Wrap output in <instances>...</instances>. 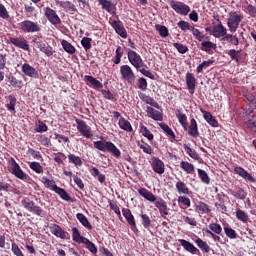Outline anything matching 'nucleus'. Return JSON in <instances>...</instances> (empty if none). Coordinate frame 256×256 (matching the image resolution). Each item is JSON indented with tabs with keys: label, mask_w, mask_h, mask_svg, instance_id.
Returning <instances> with one entry per match:
<instances>
[{
	"label": "nucleus",
	"mask_w": 256,
	"mask_h": 256,
	"mask_svg": "<svg viewBox=\"0 0 256 256\" xmlns=\"http://www.w3.org/2000/svg\"><path fill=\"white\" fill-rule=\"evenodd\" d=\"M42 183H44V186L49 189L50 191H53L56 193L63 201L70 202L71 196L69 193L62 187H59L55 180H49L47 176H43Z\"/></svg>",
	"instance_id": "1"
},
{
	"label": "nucleus",
	"mask_w": 256,
	"mask_h": 256,
	"mask_svg": "<svg viewBox=\"0 0 256 256\" xmlns=\"http://www.w3.org/2000/svg\"><path fill=\"white\" fill-rule=\"evenodd\" d=\"M21 205L29 213H32L37 217H43L44 209L41 208V206L35 204V201L31 200L29 197H24L21 201Z\"/></svg>",
	"instance_id": "2"
},
{
	"label": "nucleus",
	"mask_w": 256,
	"mask_h": 256,
	"mask_svg": "<svg viewBox=\"0 0 256 256\" xmlns=\"http://www.w3.org/2000/svg\"><path fill=\"white\" fill-rule=\"evenodd\" d=\"M94 147L103 152H110L117 158L121 156L120 150L110 141H95Z\"/></svg>",
	"instance_id": "3"
},
{
	"label": "nucleus",
	"mask_w": 256,
	"mask_h": 256,
	"mask_svg": "<svg viewBox=\"0 0 256 256\" xmlns=\"http://www.w3.org/2000/svg\"><path fill=\"white\" fill-rule=\"evenodd\" d=\"M169 5L180 16H187L191 12V7L182 1L171 0Z\"/></svg>",
	"instance_id": "4"
},
{
	"label": "nucleus",
	"mask_w": 256,
	"mask_h": 256,
	"mask_svg": "<svg viewBox=\"0 0 256 256\" xmlns=\"http://www.w3.org/2000/svg\"><path fill=\"white\" fill-rule=\"evenodd\" d=\"M121 79L128 85H134L136 76L129 65H123L120 67Z\"/></svg>",
	"instance_id": "5"
},
{
	"label": "nucleus",
	"mask_w": 256,
	"mask_h": 256,
	"mask_svg": "<svg viewBox=\"0 0 256 256\" xmlns=\"http://www.w3.org/2000/svg\"><path fill=\"white\" fill-rule=\"evenodd\" d=\"M127 56L130 64L136 69V71L140 70L143 67L147 68V65H145V63L143 62V58L141 57V55H139L135 51L129 50Z\"/></svg>",
	"instance_id": "6"
},
{
	"label": "nucleus",
	"mask_w": 256,
	"mask_h": 256,
	"mask_svg": "<svg viewBox=\"0 0 256 256\" xmlns=\"http://www.w3.org/2000/svg\"><path fill=\"white\" fill-rule=\"evenodd\" d=\"M18 25L21 31L24 33H36L41 31V25H39L35 21L24 20L20 22Z\"/></svg>",
	"instance_id": "7"
},
{
	"label": "nucleus",
	"mask_w": 256,
	"mask_h": 256,
	"mask_svg": "<svg viewBox=\"0 0 256 256\" xmlns=\"http://www.w3.org/2000/svg\"><path fill=\"white\" fill-rule=\"evenodd\" d=\"M9 163L11 164V169H9V172L12 175H14L17 179H20L22 181H26L28 179V174L22 171L21 167L13 157H11Z\"/></svg>",
	"instance_id": "8"
},
{
	"label": "nucleus",
	"mask_w": 256,
	"mask_h": 256,
	"mask_svg": "<svg viewBox=\"0 0 256 256\" xmlns=\"http://www.w3.org/2000/svg\"><path fill=\"white\" fill-rule=\"evenodd\" d=\"M242 19H243V15L237 14L236 11H231L229 13L227 25L229 27L230 32H235L237 30Z\"/></svg>",
	"instance_id": "9"
},
{
	"label": "nucleus",
	"mask_w": 256,
	"mask_h": 256,
	"mask_svg": "<svg viewBox=\"0 0 256 256\" xmlns=\"http://www.w3.org/2000/svg\"><path fill=\"white\" fill-rule=\"evenodd\" d=\"M76 129L77 131L86 138H91L93 136L91 132V127L86 124L84 120L76 119Z\"/></svg>",
	"instance_id": "10"
},
{
	"label": "nucleus",
	"mask_w": 256,
	"mask_h": 256,
	"mask_svg": "<svg viewBox=\"0 0 256 256\" xmlns=\"http://www.w3.org/2000/svg\"><path fill=\"white\" fill-rule=\"evenodd\" d=\"M44 14L49 23H51V25H61L62 20L54 9L46 7L44 10Z\"/></svg>",
	"instance_id": "11"
},
{
	"label": "nucleus",
	"mask_w": 256,
	"mask_h": 256,
	"mask_svg": "<svg viewBox=\"0 0 256 256\" xmlns=\"http://www.w3.org/2000/svg\"><path fill=\"white\" fill-rule=\"evenodd\" d=\"M50 233L60 239H70V234L63 230V228L58 224H51L49 226Z\"/></svg>",
	"instance_id": "12"
},
{
	"label": "nucleus",
	"mask_w": 256,
	"mask_h": 256,
	"mask_svg": "<svg viewBox=\"0 0 256 256\" xmlns=\"http://www.w3.org/2000/svg\"><path fill=\"white\" fill-rule=\"evenodd\" d=\"M185 84L190 95H193L197 87V78L191 72L185 74Z\"/></svg>",
	"instance_id": "13"
},
{
	"label": "nucleus",
	"mask_w": 256,
	"mask_h": 256,
	"mask_svg": "<svg viewBox=\"0 0 256 256\" xmlns=\"http://www.w3.org/2000/svg\"><path fill=\"white\" fill-rule=\"evenodd\" d=\"M122 214H123V217L126 219V222L128 223V225L130 226L131 231H134V233L135 231H139L131 210L129 208H122Z\"/></svg>",
	"instance_id": "14"
},
{
	"label": "nucleus",
	"mask_w": 256,
	"mask_h": 256,
	"mask_svg": "<svg viewBox=\"0 0 256 256\" xmlns=\"http://www.w3.org/2000/svg\"><path fill=\"white\" fill-rule=\"evenodd\" d=\"M227 193L234 197L236 200L245 201L247 199V192L239 186H235L234 188H229Z\"/></svg>",
	"instance_id": "15"
},
{
	"label": "nucleus",
	"mask_w": 256,
	"mask_h": 256,
	"mask_svg": "<svg viewBox=\"0 0 256 256\" xmlns=\"http://www.w3.org/2000/svg\"><path fill=\"white\" fill-rule=\"evenodd\" d=\"M8 42L13 44L15 47L20 48L24 51H29L30 50V47H29V44H28L27 40L22 36H20V37H10Z\"/></svg>",
	"instance_id": "16"
},
{
	"label": "nucleus",
	"mask_w": 256,
	"mask_h": 256,
	"mask_svg": "<svg viewBox=\"0 0 256 256\" xmlns=\"http://www.w3.org/2000/svg\"><path fill=\"white\" fill-rule=\"evenodd\" d=\"M153 203L155 207L159 210L160 214H163L164 216L169 215V208H168L167 202L162 197H159V198L156 197V200L153 201Z\"/></svg>",
	"instance_id": "17"
},
{
	"label": "nucleus",
	"mask_w": 256,
	"mask_h": 256,
	"mask_svg": "<svg viewBox=\"0 0 256 256\" xmlns=\"http://www.w3.org/2000/svg\"><path fill=\"white\" fill-rule=\"evenodd\" d=\"M138 194L150 203L156 202L157 196L152 191L145 187H140L138 189Z\"/></svg>",
	"instance_id": "18"
},
{
	"label": "nucleus",
	"mask_w": 256,
	"mask_h": 256,
	"mask_svg": "<svg viewBox=\"0 0 256 256\" xmlns=\"http://www.w3.org/2000/svg\"><path fill=\"white\" fill-rule=\"evenodd\" d=\"M234 173L239 175L241 178H243L248 183H256V178H254V176H251V174H249V172H247L242 167H235Z\"/></svg>",
	"instance_id": "19"
},
{
	"label": "nucleus",
	"mask_w": 256,
	"mask_h": 256,
	"mask_svg": "<svg viewBox=\"0 0 256 256\" xmlns=\"http://www.w3.org/2000/svg\"><path fill=\"white\" fill-rule=\"evenodd\" d=\"M146 113H147L148 117L154 121L162 122L164 120L163 113L154 109L151 106L146 107Z\"/></svg>",
	"instance_id": "20"
},
{
	"label": "nucleus",
	"mask_w": 256,
	"mask_h": 256,
	"mask_svg": "<svg viewBox=\"0 0 256 256\" xmlns=\"http://www.w3.org/2000/svg\"><path fill=\"white\" fill-rule=\"evenodd\" d=\"M22 73L30 78L37 79L39 78V72L36 68L33 66H30L29 64L25 63L22 65Z\"/></svg>",
	"instance_id": "21"
},
{
	"label": "nucleus",
	"mask_w": 256,
	"mask_h": 256,
	"mask_svg": "<svg viewBox=\"0 0 256 256\" xmlns=\"http://www.w3.org/2000/svg\"><path fill=\"white\" fill-rule=\"evenodd\" d=\"M152 169L155 173L162 175L165 173V164L159 158H152Z\"/></svg>",
	"instance_id": "22"
},
{
	"label": "nucleus",
	"mask_w": 256,
	"mask_h": 256,
	"mask_svg": "<svg viewBox=\"0 0 256 256\" xmlns=\"http://www.w3.org/2000/svg\"><path fill=\"white\" fill-rule=\"evenodd\" d=\"M194 210H196V213L200 215H209L211 213L210 206L203 201H198L194 207Z\"/></svg>",
	"instance_id": "23"
},
{
	"label": "nucleus",
	"mask_w": 256,
	"mask_h": 256,
	"mask_svg": "<svg viewBox=\"0 0 256 256\" xmlns=\"http://www.w3.org/2000/svg\"><path fill=\"white\" fill-rule=\"evenodd\" d=\"M175 189L179 195L190 194V188L188 187L186 182H183V180H177V182L175 183Z\"/></svg>",
	"instance_id": "24"
},
{
	"label": "nucleus",
	"mask_w": 256,
	"mask_h": 256,
	"mask_svg": "<svg viewBox=\"0 0 256 256\" xmlns=\"http://www.w3.org/2000/svg\"><path fill=\"white\" fill-rule=\"evenodd\" d=\"M111 26L115 29L116 33L120 35L122 38L126 39L127 38V32L123 26L122 21L120 20H114L111 23Z\"/></svg>",
	"instance_id": "25"
},
{
	"label": "nucleus",
	"mask_w": 256,
	"mask_h": 256,
	"mask_svg": "<svg viewBox=\"0 0 256 256\" xmlns=\"http://www.w3.org/2000/svg\"><path fill=\"white\" fill-rule=\"evenodd\" d=\"M139 97L147 105H150L151 107L157 110L161 108L160 104L153 97L146 95L144 93L139 94Z\"/></svg>",
	"instance_id": "26"
},
{
	"label": "nucleus",
	"mask_w": 256,
	"mask_h": 256,
	"mask_svg": "<svg viewBox=\"0 0 256 256\" xmlns=\"http://www.w3.org/2000/svg\"><path fill=\"white\" fill-rule=\"evenodd\" d=\"M188 135L197 138L199 137V128L195 118L190 119V126L186 129Z\"/></svg>",
	"instance_id": "27"
},
{
	"label": "nucleus",
	"mask_w": 256,
	"mask_h": 256,
	"mask_svg": "<svg viewBox=\"0 0 256 256\" xmlns=\"http://www.w3.org/2000/svg\"><path fill=\"white\" fill-rule=\"evenodd\" d=\"M176 118L178 119V122L180 123L182 129L184 131H187L188 129V119L185 113L182 112V109L176 110Z\"/></svg>",
	"instance_id": "28"
},
{
	"label": "nucleus",
	"mask_w": 256,
	"mask_h": 256,
	"mask_svg": "<svg viewBox=\"0 0 256 256\" xmlns=\"http://www.w3.org/2000/svg\"><path fill=\"white\" fill-rule=\"evenodd\" d=\"M178 242L187 252H190L192 254H197V252H199V249L197 247H195L191 242L185 239H179Z\"/></svg>",
	"instance_id": "29"
},
{
	"label": "nucleus",
	"mask_w": 256,
	"mask_h": 256,
	"mask_svg": "<svg viewBox=\"0 0 256 256\" xmlns=\"http://www.w3.org/2000/svg\"><path fill=\"white\" fill-rule=\"evenodd\" d=\"M227 54L230 56L231 60H233L237 64L242 63V61L244 60L241 50L231 49L228 51Z\"/></svg>",
	"instance_id": "30"
},
{
	"label": "nucleus",
	"mask_w": 256,
	"mask_h": 256,
	"mask_svg": "<svg viewBox=\"0 0 256 256\" xmlns=\"http://www.w3.org/2000/svg\"><path fill=\"white\" fill-rule=\"evenodd\" d=\"M226 197V194L225 193H217L216 195V199L219 201V202H215V207L217 209H221L223 211V213H226L227 212V207L225 205V200L224 198Z\"/></svg>",
	"instance_id": "31"
},
{
	"label": "nucleus",
	"mask_w": 256,
	"mask_h": 256,
	"mask_svg": "<svg viewBox=\"0 0 256 256\" xmlns=\"http://www.w3.org/2000/svg\"><path fill=\"white\" fill-rule=\"evenodd\" d=\"M76 219L83 227H86V229H88V231H92L93 226L91 225L88 218L83 213H77Z\"/></svg>",
	"instance_id": "32"
},
{
	"label": "nucleus",
	"mask_w": 256,
	"mask_h": 256,
	"mask_svg": "<svg viewBox=\"0 0 256 256\" xmlns=\"http://www.w3.org/2000/svg\"><path fill=\"white\" fill-rule=\"evenodd\" d=\"M212 35L216 38H219L222 36L225 37L227 35V30L220 22L218 25L214 26V28L212 30Z\"/></svg>",
	"instance_id": "33"
},
{
	"label": "nucleus",
	"mask_w": 256,
	"mask_h": 256,
	"mask_svg": "<svg viewBox=\"0 0 256 256\" xmlns=\"http://www.w3.org/2000/svg\"><path fill=\"white\" fill-rule=\"evenodd\" d=\"M60 7L64 9L66 12L77 13L78 9L75 4L71 1H60Z\"/></svg>",
	"instance_id": "34"
},
{
	"label": "nucleus",
	"mask_w": 256,
	"mask_h": 256,
	"mask_svg": "<svg viewBox=\"0 0 256 256\" xmlns=\"http://www.w3.org/2000/svg\"><path fill=\"white\" fill-rule=\"evenodd\" d=\"M159 127L160 129H162V131H164L166 133L167 136H170V141L174 142V140L176 139V134L175 132L169 127L168 124L161 122L159 123Z\"/></svg>",
	"instance_id": "35"
},
{
	"label": "nucleus",
	"mask_w": 256,
	"mask_h": 256,
	"mask_svg": "<svg viewBox=\"0 0 256 256\" xmlns=\"http://www.w3.org/2000/svg\"><path fill=\"white\" fill-rule=\"evenodd\" d=\"M84 80L91 84L92 88L94 89L103 88V84L97 78H93V76H84Z\"/></svg>",
	"instance_id": "36"
},
{
	"label": "nucleus",
	"mask_w": 256,
	"mask_h": 256,
	"mask_svg": "<svg viewBox=\"0 0 256 256\" xmlns=\"http://www.w3.org/2000/svg\"><path fill=\"white\" fill-rule=\"evenodd\" d=\"M180 168L183 170L186 174H193L195 172V166L189 162L181 161L180 162Z\"/></svg>",
	"instance_id": "37"
},
{
	"label": "nucleus",
	"mask_w": 256,
	"mask_h": 256,
	"mask_svg": "<svg viewBox=\"0 0 256 256\" xmlns=\"http://www.w3.org/2000/svg\"><path fill=\"white\" fill-rule=\"evenodd\" d=\"M202 113L204 114V119L207 123H209V125H211V127H218V121L212 116L210 112L202 110Z\"/></svg>",
	"instance_id": "38"
},
{
	"label": "nucleus",
	"mask_w": 256,
	"mask_h": 256,
	"mask_svg": "<svg viewBox=\"0 0 256 256\" xmlns=\"http://www.w3.org/2000/svg\"><path fill=\"white\" fill-rule=\"evenodd\" d=\"M236 218L238 221L242 222L243 224H247L249 221V214H247V212H245L242 209H237Z\"/></svg>",
	"instance_id": "39"
},
{
	"label": "nucleus",
	"mask_w": 256,
	"mask_h": 256,
	"mask_svg": "<svg viewBox=\"0 0 256 256\" xmlns=\"http://www.w3.org/2000/svg\"><path fill=\"white\" fill-rule=\"evenodd\" d=\"M118 125L120 129H122L123 131H127V132L133 131L131 123L128 120H126L124 117L120 118Z\"/></svg>",
	"instance_id": "40"
},
{
	"label": "nucleus",
	"mask_w": 256,
	"mask_h": 256,
	"mask_svg": "<svg viewBox=\"0 0 256 256\" xmlns=\"http://www.w3.org/2000/svg\"><path fill=\"white\" fill-rule=\"evenodd\" d=\"M84 239H87L86 237H83L81 233L79 232L78 228L73 227L72 228V240L76 243H83Z\"/></svg>",
	"instance_id": "41"
},
{
	"label": "nucleus",
	"mask_w": 256,
	"mask_h": 256,
	"mask_svg": "<svg viewBox=\"0 0 256 256\" xmlns=\"http://www.w3.org/2000/svg\"><path fill=\"white\" fill-rule=\"evenodd\" d=\"M244 125H245L246 129H248V131L256 133V118H255V116H250Z\"/></svg>",
	"instance_id": "42"
},
{
	"label": "nucleus",
	"mask_w": 256,
	"mask_h": 256,
	"mask_svg": "<svg viewBox=\"0 0 256 256\" xmlns=\"http://www.w3.org/2000/svg\"><path fill=\"white\" fill-rule=\"evenodd\" d=\"M194 242H196V245H198V248H200L203 253L210 252L211 250L210 246L207 244V242L203 241L201 238H198Z\"/></svg>",
	"instance_id": "43"
},
{
	"label": "nucleus",
	"mask_w": 256,
	"mask_h": 256,
	"mask_svg": "<svg viewBox=\"0 0 256 256\" xmlns=\"http://www.w3.org/2000/svg\"><path fill=\"white\" fill-rule=\"evenodd\" d=\"M142 226L144 229H150L152 227V220L149 215L147 214H140Z\"/></svg>",
	"instance_id": "44"
},
{
	"label": "nucleus",
	"mask_w": 256,
	"mask_h": 256,
	"mask_svg": "<svg viewBox=\"0 0 256 256\" xmlns=\"http://www.w3.org/2000/svg\"><path fill=\"white\" fill-rule=\"evenodd\" d=\"M61 45H62L64 51L69 54H74L76 52V48L66 40H62Z\"/></svg>",
	"instance_id": "45"
},
{
	"label": "nucleus",
	"mask_w": 256,
	"mask_h": 256,
	"mask_svg": "<svg viewBox=\"0 0 256 256\" xmlns=\"http://www.w3.org/2000/svg\"><path fill=\"white\" fill-rule=\"evenodd\" d=\"M29 167L36 174H44V167L39 162H31Z\"/></svg>",
	"instance_id": "46"
},
{
	"label": "nucleus",
	"mask_w": 256,
	"mask_h": 256,
	"mask_svg": "<svg viewBox=\"0 0 256 256\" xmlns=\"http://www.w3.org/2000/svg\"><path fill=\"white\" fill-rule=\"evenodd\" d=\"M216 48V44H214L213 42H211V41H203L202 43H201V50L202 51H205V52H207V53H210V51L212 50V49H215Z\"/></svg>",
	"instance_id": "47"
},
{
	"label": "nucleus",
	"mask_w": 256,
	"mask_h": 256,
	"mask_svg": "<svg viewBox=\"0 0 256 256\" xmlns=\"http://www.w3.org/2000/svg\"><path fill=\"white\" fill-rule=\"evenodd\" d=\"M140 133L150 141L154 140L155 138L154 134L149 129H147V126H140Z\"/></svg>",
	"instance_id": "48"
},
{
	"label": "nucleus",
	"mask_w": 256,
	"mask_h": 256,
	"mask_svg": "<svg viewBox=\"0 0 256 256\" xmlns=\"http://www.w3.org/2000/svg\"><path fill=\"white\" fill-rule=\"evenodd\" d=\"M35 131L38 133H44V132L49 131V127L43 121L38 120V122H36Z\"/></svg>",
	"instance_id": "49"
},
{
	"label": "nucleus",
	"mask_w": 256,
	"mask_h": 256,
	"mask_svg": "<svg viewBox=\"0 0 256 256\" xmlns=\"http://www.w3.org/2000/svg\"><path fill=\"white\" fill-rule=\"evenodd\" d=\"M9 103L6 104V108L9 112H14L15 113V106H16V98L13 95L8 96Z\"/></svg>",
	"instance_id": "50"
},
{
	"label": "nucleus",
	"mask_w": 256,
	"mask_h": 256,
	"mask_svg": "<svg viewBox=\"0 0 256 256\" xmlns=\"http://www.w3.org/2000/svg\"><path fill=\"white\" fill-rule=\"evenodd\" d=\"M214 62H215L214 60L204 61L202 64H200V65H198V67H196V73H198V74L203 73V70L207 69L208 67L213 65Z\"/></svg>",
	"instance_id": "51"
},
{
	"label": "nucleus",
	"mask_w": 256,
	"mask_h": 256,
	"mask_svg": "<svg viewBox=\"0 0 256 256\" xmlns=\"http://www.w3.org/2000/svg\"><path fill=\"white\" fill-rule=\"evenodd\" d=\"M98 3L100 6H102V9L105 10L108 13L112 12V2L109 0H98Z\"/></svg>",
	"instance_id": "52"
},
{
	"label": "nucleus",
	"mask_w": 256,
	"mask_h": 256,
	"mask_svg": "<svg viewBox=\"0 0 256 256\" xmlns=\"http://www.w3.org/2000/svg\"><path fill=\"white\" fill-rule=\"evenodd\" d=\"M82 243L86 245V248L89 249L90 252H92V254H96L98 252L96 245L93 242H91L88 238L83 239Z\"/></svg>",
	"instance_id": "53"
},
{
	"label": "nucleus",
	"mask_w": 256,
	"mask_h": 256,
	"mask_svg": "<svg viewBox=\"0 0 256 256\" xmlns=\"http://www.w3.org/2000/svg\"><path fill=\"white\" fill-rule=\"evenodd\" d=\"M156 30L159 32V35L163 38H166L169 36V30L166 26L157 24L155 25Z\"/></svg>",
	"instance_id": "54"
},
{
	"label": "nucleus",
	"mask_w": 256,
	"mask_h": 256,
	"mask_svg": "<svg viewBox=\"0 0 256 256\" xmlns=\"http://www.w3.org/2000/svg\"><path fill=\"white\" fill-rule=\"evenodd\" d=\"M198 177L201 179V181L206 184V185H209L211 180L208 176V174L202 170V169H198Z\"/></svg>",
	"instance_id": "55"
},
{
	"label": "nucleus",
	"mask_w": 256,
	"mask_h": 256,
	"mask_svg": "<svg viewBox=\"0 0 256 256\" xmlns=\"http://www.w3.org/2000/svg\"><path fill=\"white\" fill-rule=\"evenodd\" d=\"M84 50L89 51L92 48V38L83 37L80 41Z\"/></svg>",
	"instance_id": "56"
},
{
	"label": "nucleus",
	"mask_w": 256,
	"mask_h": 256,
	"mask_svg": "<svg viewBox=\"0 0 256 256\" xmlns=\"http://www.w3.org/2000/svg\"><path fill=\"white\" fill-rule=\"evenodd\" d=\"M68 161H69V163H72L75 166H78V167L82 166V160L79 156H75L73 154H70V155H68Z\"/></svg>",
	"instance_id": "57"
},
{
	"label": "nucleus",
	"mask_w": 256,
	"mask_h": 256,
	"mask_svg": "<svg viewBox=\"0 0 256 256\" xmlns=\"http://www.w3.org/2000/svg\"><path fill=\"white\" fill-rule=\"evenodd\" d=\"M184 151L189 155L190 158L192 159H198L199 155L197 154V152L192 149L191 147H189L188 145L184 144L183 146Z\"/></svg>",
	"instance_id": "58"
},
{
	"label": "nucleus",
	"mask_w": 256,
	"mask_h": 256,
	"mask_svg": "<svg viewBox=\"0 0 256 256\" xmlns=\"http://www.w3.org/2000/svg\"><path fill=\"white\" fill-rule=\"evenodd\" d=\"M223 40L230 42L234 46H238L239 44V39L237 35L226 34Z\"/></svg>",
	"instance_id": "59"
},
{
	"label": "nucleus",
	"mask_w": 256,
	"mask_h": 256,
	"mask_svg": "<svg viewBox=\"0 0 256 256\" xmlns=\"http://www.w3.org/2000/svg\"><path fill=\"white\" fill-rule=\"evenodd\" d=\"M224 233H225L226 237H228L230 239H236L238 237L236 231L228 226L224 227Z\"/></svg>",
	"instance_id": "60"
},
{
	"label": "nucleus",
	"mask_w": 256,
	"mask_h": 256,
	"mask_svg": "<svg viewBox=\"0 0 256 256\" xmlns=\"http://www.w3.org/2000/svg\"><path fill=\"white\" fill-rule=\"evenodd\" d=\"M123 54H124V51H123L122 47H120V46L117 47L115 59L113 60V63H114L115 65L120 64L121 58L123 57Z\"/></svg>",
	"instance_id": "61"
},
{
	"label": "nucleus",
	"mask_w": 256,
	"mask_h": 256,
	"mask_svg": "<svg viewBox=\"0 0 256 256\" xmlns=\"http://www.w3.org/2000/svg\"><path fill=\"white\" fill-rule=\"evenodd\" d=\"M209 229L216 235H221V233H222V227L218 223H211L209 225Z\"/></svg>",
	"instance_id": "62"
},
{
	"label": "nucleus",
	"mask_w": 256,
	"mask_h": 256,
	"mask_svg": "<svg viewBox=\"0 0 256 256\" xmlns=\"http://www.w3.org/2000/svg\"><path fill=\"white\" fill-rule=\"evenodd\" d=\"M190 31H192V35H194V38H196V40L200 42L203 41V39L205 38V35H203V33H201L200 30L195 28L194 26Z\"/></svg>",
	"instance_id": "63"
},
{
	"label": "nucleus",
	"mask_w": 256,
	"mask_h": 256,
	"mask_svg": "<svg viewBox=\"0 0 256 256\" xmlns=\"http://www.w3.org/2000/svg\"><path fill=\"white\" fill-rule=\"evenodd\" d=\"M138 89L145 91L147 90V79L146 78H138L137 79Z\"/></svg>",
	"instance_id": "64"
}]
</instances>
